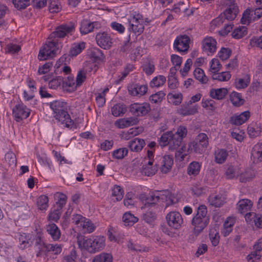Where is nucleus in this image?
Masks as SVG:
<instances>
[{"label": "nucleus", "instance_id": "16", "mask_svg": "<svg viewBox=\"0 0 262 262\" xmlns=\"http://www.w3.org/2000/svg\"><path fill=\"white\" fill-rule=\"evenodd\" d=\"M159 195L160 201L165 202L166 207L173 205L178 202L174 195L167 190L163 191L162 193H159Z\"/></svg>", "mask_w": 262, "mask_h": 262}, {"label": "nucleus", "instance_id": "29", "mask_svg": "<svg viewBox=\"0 0 262 262\" xmlns=\"http://www.w3.org/2000/svg\"><path fill=\"white\" fill-rule=\"evenodd\" d=\"M182 140L183 139H182L181 136L178 135V134H174L171 133L169 149L172 150L177 148L180 146Z\"/></svg>", "mask_w": 262, "mask_h": 262}, {"label": "nucleus", "instance_id": "49", "mask_svg": "<svg viewBox=\"0 0 262 262\" xmlns=\"http://www.w3.org/2000/svg\"><path fill=\"white\" fill-rule=\"evenodd\" d=\"M145 165H143L141 172L143 174L148 177L153 176L157 171V168L156 167H149L146 165V162Z\"/></svg>", "mask_w": 262, "mask_h": 262}, {"label": "nucleus", "instance_id": "35", "mask_svg": "<svg viewBox=\"0 0 262 262\" xmlns=\"http://www.w3.org/2000/svg\"><path fill=\"white\" fill-rule=\"evenodd\" d=\"M250 76L246 75L244 78H237L235 80L234 84L237 89H244L250 83Z\"/></svg>", "mask_w": 262, "mask_h": 262}, {"label": "nucleus", "instance_id": "10", "mask_svg": "<svg viewBox=\"0 0 262 262\" xmlns=\"http://www.w3.org/2000/svg\"><path fill=\"white\" fill-rule=\"evenodd\" d=\"M168 225L174 229H179L183 223L181 214L177 211H171L166 216Z\"/></svg>", "mask_w": 262, "mask_h": 262}, {"label": "nucleus", "instance_id": "28", "mask_svg": "<svg viewBox=\"0 0 262 262\" xmlns=\"http://www.w3.org/2000/svg\"><path fill=\"white\" fill-rule=\"evenodd\" d=\"M47 231L54 240H58L60 237V231L55 224H49Z\"/></svg>", "mask_w": 262, "mask_h": 262}, {"label": "nucleus", "instance_id": "54", "mask_svg": "<svg viewBox=\"0 0 262 262\" xmlns=\"http://www.w3.org/2000/svg\"><path fill=\"white\" fill-rule=\"evenodd\" d=\"M48 198L46 195H41L37 200V206L40 210L46 209L48 206Z\"/></svg>", "mask_w": 262, "mask_h": 262}, {"label": "nucleus", "instance_id": "42", "mask_svg": "<svg viewBox=\"0 0 262 262\" xmlns=\"http://www.w3.org/2000/svg\"><path fill=\"white\" fill-rule=\"evenodd\" d=\"M12 3L16 9L21 10L30 5V0H12Z\"/></svg>", "mask_w": 262, "mask_h": 262}, {"label": "nucleus", "instance_id": "58", "mask_svg": "<svg viewBox=\"0 0 262 262\" xmlns=\"http://www.w3.org/2000/svg\"><path fill=\"white\" fill-rule=\"evenodd\" d=\"M231 54V50L229 48H222L218 53V56L222 60L227 59Z\"/></svg>", "mask_w": 262, "mask_h": 262}, {"label": "nucleus", "instance_id": "37", "mask_svg": "<svg viewBox=\"0 0 262 262\" xmlns=\"http://www.w3.org/2000/svg\"><path fill=\"white\" fill-rule=\"evenodd\" d=\"M142 219L145 222L148 224H152L157 219L155 212L148 210L142 215Z\"/></svg>", "mask_w": 262, "mask_h": 262}, {"label": "nucleus", "instance_id": "48", "mask_svg": "<svg viewBox=\"0 0 262 262\" xmlns=\"http://www.w3.org/2000/svg\"><path fill=\"white\" fill-rule=\"evenodd\" d=\"M209 237L213 246L218 245L220 239V235L215 229H211L209 233Z\"/></svg>", "mask_w": 262, "mask_h": 262}, {"label": "nucleus", "instance_id": "27", "mask_svg": "<svg viewBox=\"0 0 262 262\" xmlns=\"http://www.w3.org/2000/svg\"><path fill=\"white\" fill-rule=\"evenodd\" d=\"M161 170L163 173H166L170 169L173 164V159L169 155L163 157Z\"/></svg>", "mask_w": 262, "mask_h": 262}, {"label": "nucleus", "instance_id": "57", "mask_svg": "<svg viewBox=\"0 0 262 262\" xmlns=\"http://www.w3.org/2000/svg\"><path fill=\"white\" fill-rule=\"evenodd\" d=\"M254 174L251 171H247L241 174L239 181L242 183H246L250 181L254 178Z\"/></svg>", "mask_w": 262, "mask_h": 262}, {"label": "nucleus", "instance_id": "7", "mask_svg": "<svg viewBox=\"0 0 262 262\" xmlns=\"http://www.w3.org/2000/svg\"><path fill=\"white\" fill-rule=\"evenodd\" d=\"M208 145L207 136L204 133L199 134L195 141L189 145L191 150H193L196 153H202Z\"/></svg>", "mask_w": 262, "mask_h": 262}, {"label": "nucleus", "instance_id": "44", "mask_svg": "<svg viewBox=\"0 0 262 262\" xmlns=\"http://www.w3.org/2000/svg\"><path fill=\"white\" fill-rule=\"evenodd\" d=\"M247 131L250 137L254 138L260 134L261 129L256 124H251L248 126Z\"/></svg>", "mask_w": 262, "mask_h": 262}, {"label": "nucleus", "instance_id": "53", "mask_svg": "<svg viewBox=\"0 0 262 262\" xmlns=\"http://www.w3.org/2000/svg\"><path fill=\"white\" fill-rule=\"evenodd\" d=\"M128 153V149L126 148H121L118 149H116L113 151V157L117 159H122L125 156L127 155Z\"/></svg>", "mask_w": 262, "mask_h": 262}, {"label": "nucleus", "instance_id": "61", "mask_svg": "<svg viewBox=\"0 0 262 262\" xmlns=\"http://www.w3.org/2000/svg\"><path fill=\"white\" fill-rule=\"evenodd\" d=\"M61 211H60L56 209L53 211L50 212L48 215V220L49 221L57 222L59 219Z\"/></svg>", "mask_w": 262, "mask_h": 262}, {"label": "nucleus", "instance_id": "33", "mask_svg": "<svg viewBox=\"0 0 262 262\" xmlns=\"http://www.w3.org/2000/svg\"><path fill=\"white\" fill-rule=\"evenodd\" d=\"M230 99L232 104L235 106H240L245 102L244 99L242 97L241 94L236 92H233L231 93Z\"/></svg>", "mask_w": 262, "mask_h": 262}, {"label": "nucleus", "instance_id": "40", "mask_svg": "<svg viewBox=\"0 0 262 262\" xmlns=\"http://www.w3.org/2000/svg\"><path fill=\"white\" fill-rule=\"evenodd\" d=\"M166 81V78L163 75L154 77L150 81L149 85L151 88H158L163 85Z\"/></svg>", "mask_w": 262, "mask_h": 262}, {"label": "nucleus", "instance_id": "13", "mask_svg": "<svg viewBox=\"0 0 262 262\" xmlns=\"http://www.w3.org/2000/svg\"><path fill=\"white\" fill-rule=\"evenodd\" d=\"M13 115L17 122L26 119L30 115L29 110L23 104H16L12 110Z\"/></svg>", "mask_w": 262, "mask_h": 262}, {"label": "nucleus", "instance_id": "31", "mask_svg": "<svg viewBox=\"0 0 262 262\" xmlns=\"http://www.w3.org/2000/svg\"><path fill=\"white\" fill-rule=\"evenodd\" d=\"M92 262H113V256L110 253L103 252L96 255Z\"/></svg>", "mask_w": 262, "mask_h": 262}, {"label": "nucleus", "instance_id": "11", "mask_svg": "<svg viewBox=\"0 0 262 262\" xmlns=\"http://www.w3.org/2000/svg\"><path fill=\"white\" fill-rule=\"evenodd\" d=\"M101 28V25L97 21L92 22L89 19H83L81 22L80 32L85 35L91 32L97 30Z\"/></svg>", "mask_w": 262, "mask_h": 262}, {"label": "nucleus", "instance_id": "18", "mask_svg": "<svg viewBox=\"0 0 262 262\" xmlns=\"http://www.w3.org/2000/svg\"><path fill=\"white\" fill-rule=\"evenodd\" d=\"M250 113L249 111H245L239 115L232 116L230 122L231 124L240 125L245 123L250 117Z\"/></svg>", "mask_w": 262, "mask_h": 262}, {"label": "nucleus", "instance_id": "55", "mask_svg": "<svg viewBox=\"0 0 262 262\" xmlns=\"http://www.w3.org/2000/svg\"><path fill=\"white\" fill-rule=\"evenodd\" d=\"M61 83H63V78L60 76H58L49 81V86L51 89H56Z\"/></svg>", "mask_w": 262, "mask_h": 262}, {"label": "nucleus", "instance_id": "26", "mask_svg": "<svg viewBox=\"0 0 262 262\" xmlns=\"http://www.w3.org/2000/svg\"><path fill=\"white\" fill-rule=\"evenodd\" d=\"M252 202L248 199H242L239 201L237 204L238 211L241 213H244L250 210L252 206Z\"/></svg>", "mask_w": 262, "mask_h": 262}, {"label": "nucleus", "instance_id": "23", "mask_svg": "<svg viewBox=\"0 0 262 262\" xmlns=\"http://www.w3.org/2000/svg\"><path fill=\"white\" fill-rule=\"evenodd\" d=\"M145 145L144 140L139 138H135L128 142V147L131 151L135 152L141 150Z\"/></svg>", "mask_w": 262, "mask_h": 262}, {"label": "nucleus", "instance_id": "43", "mask_svg": "<svg viewBox=\"0 0 262 262\" xmlns=\"http://www.w3.org/2000/svg\"><path fill=\"white\" fill-rule=\"evenodd\" d=\"M212 77L213 80H218L221 81H228L231 77V75L228 72H223L220 73H213Z\"/></svg>", "mask_w": 262, "mask_h": 262}, {"label": "nucleus", "instance_id": "17", "mask_svg": "<svg viewBox=\"0 0 262 262\" xmlns=\"http://www.w3.org/2000/svg\"><path fill=\"white\" fill-rule=\"evenodd\" d=\"M198 112L196 105H191L188 102L181 105V108L178 110V113L183 116L193 115Z\"/></svg>", "mask_w": 262, "mask_h": 262}, {"label": "nucleus", "instance_id": "3", "mask_svg": "<svg viewBox=\"0 0 262 262\" xmlns=\"http://www.w3.org/2000/svg\"><path fill=\"white\" fill-rule=\"evenodd\" d=\"M50 106L55 114L54 117L56 120L61 122V124H64L68 127L73 124V122L67 111L66 102L55 100L51 102Z\"/></svg>", "mask_w": 262, "mask_h": 262}, {"label": "nucleus", "instance_id": "1", "mask_svg": "<svg viewBox=\"0 0 262 262\" xmlns=\"http://www.w3.org/2000/svg\"><path fill=\"white\" fill-rule=\"evenodd\" d=\"M79 248H84L91 253H95L103 249L105 246L104 236H96L95 238H84L81 235L77 237Z\"/></svg>", "mask_w": 262, "mask_h": 262}, {"label": "nucleus", "instance_id": "6", "mask_svg": "<svg viewBox=\"0 0 262 262\" xmlns=\"http://www.w3.org/2000/svg\"><path fill=\"white\" fill-rule=\"evenodd\" d=\"M238 12L237 6H233L227 8L220 16L212 21V24L215 26H220L222 24L225 19L232 20L234 19Z\"/></svg>", "mask_w": 262, "mask_h": 262}, {"label": "nucleus", "instance_id": "56", "mask_svg": "<svg viewBox=\"0 0 262 262\" xmlns=\"http://www.w3.org/2000/svg\"><path fill=\"white\" fill-rule=\"evenodd\" d=\"M112 195L116 197L117 201H120L123 196V190L120 186L116 185L112 190Z\"/></svg>", "mask_w": 262, "mask_h": 262}, {"label": "nucleus", "instance_id": "20", "mask_svg": "<svg viewBox=\"0 0 262 262\" xmlns=\"http://www.w3.org/2000/svg\"><path fill=\"white\" fill-rule=\"evenodd\" d=\"M245 219L247 222L252 221L257 228H262V214L249 212L246 214Z\"/></svg>", "mask_w": 262, "mask_h": 262}, {"label": "nucleus", "instance_id": "63", "mask_svg": "<svg viewBox=\"0 0 262 262\" xmlns=\"http://www.w3.org/2000/svg\"><path fill=\"white\" fill-rule=\"evenodd\" d=\"M251 47H257L262 49V35L258 38L252 37L250 41Z\"/></svg>", "mask_w": 262, "mask_h": 262}, {"label": "nucleus", "instance_id": "52", "mask_svg": "<svg viewBox=\"0 0 262 262\" xmlns=\"http://www.w3.org/2000/svg\"><path fill=\"white\" fill-rule=\"evenodd\" d=\"M165 96V94L162 91H159L155 94L151 95L149 97V100L151 102L154 103H159L161 102Z\"/></svg>", "mask_w": 262, "mask_h": 262}, {"label": "nucleus", "instance_id": "25", "mask_svg": "<svg viewBox=\"0 0 262 262\" xmlns=\"http://www.w3.org/2000/svg\"><path fill=\"white\" fill-rule=\"evenodd\" d=\"M89 55L92 60L95 62L102 61L104 59V56L102 51L97 48H92L90 49Z\"/></svg>", "mask_w": 262, "mask_h": 262}, {"label": "nucleus", "instance_id": "15", "mask_svg": "<svg viewBox=\"0 0 262 262\" xmlns=\"http://www.w3.org/2000/svg\"><path fill=\"white\" fill-rule=\"evenodd\" d=\"M189 41L190 39L188 36H181L175 40L174 48L179 52H186L189 48Z\"/></svg>", "mask_w": 262, "mask_h": 262}, {"label": "nucleus", "instance_id": "60", "mask_svg": "<svg viewBox=\"0 0 262 262\" xmlns=\"http://www.w3.org/2000/svg\"><path fill=\"white\" fill-rule=\"evenodd\" d=\"M86 79V74L83 70H80L78 72V74L76 77V86L75 88H76L77 86H80L81 84L84 82V81Z\"/></svg>", "mask_w": 262, "mask_h": 262}, {"label": "nucleus", "instance_id": "2", "mask_svg": "<svg viewBox=\"0 0 262 262\" xmlns=\"http://www.w3.org/2000/svg\"><path fill=\"white\" fill-rule=\"evenodd\" d=\"M207 214L206 206L204 205H200L196 214L191 220V225L193 226V233L196 236L203 231L209 223V218Z\"/></svg>", "mask_w": 262, "mask_h": 262}, {"label": "nucleus", "instance_id": "36", "mask_svg": "<svg viewBox=\"0 0 262 262\" xmlns=\"http://www.w3.org/2000/svg\"><path fill=\"white\" fill-rule=\"evenodd\" d=\"M160 202L159 193L149 195L145 200V206L152 207Z\"/></svg>", "mask_w": 262, "mask_h": 262}, {"label": "nucleus", "instance_id": "34", "mask_svg": "<svg viewBox=\"0 0 262 262\" xmlns=\"http://www.w3.org/2000/svg\"><path fill=\"white\" fill-rule=\"evenodd\" d=\"M228 154L226 150L221 149L215 152V161L219 164L223 163L226 160Z\"/></svg>", "mask_w": 262, "mask_h": 262}, {"label": "nucleus", "instance_id": "62", "mask_svg": "<svg viewBox=\"0 0 262 262\" xmlns=\"http://www.w3.org/2000/svg\"><path fill=\"white\" fill-rule=\"evenodd\" d=\"M221 68V64H220L218 59L213 58L211 61L210 66V71L212 73H216L220 71Z\"/></svg>", "mask_w": 262, "mask_h": 262}, {"label": "nucleus", "instance_id": "50", "mask_svg": "<svg viewBox=\"0 0 262 262\" xmlns=\"http://www.w3.org/2000/svg\"><path fill=\"white\" fill-rule=\"evenodd\" d=\"M168 99L169 100H171L172 103L176 105H179L182 100V94L181 93L172 94L171 93H169L167 95Z\"/></svg>", "mask_w": 262, "mask_h": 262}, {"label": "nucleus", "instance_id": "59", "mask_svg": "<svg viewBox=\"0 0 262 262\" xmlns=\"http://www.w3.org/2000/svg\"><path fill=\"white\" fill-rule=\"evenodd\" d=\"M251 12V10L250 9H247L243 14V16L241 18V23L244 25H248L252 19L250 16V13Z\"/></svg>", "mask_w": 262, "mask_h": 262}, {"label": "nucleus", "instance_id": "14", "mask_svg": "<svg viewBox=\"0 0 262 262\" xmlns=\"http://www.w3.org/2000/svg\"><path fill=\"white\" fill-rule=\"evenodd\" d=\"M96 40L97 45L104 49H108L112 44V38L106 32H99L96 35Z\"/></svg>", "mask_w": 262, "mask_h": 262}, {"label": "nucleus", "instance_id": "32", "mask_svg": "<svg viewBox=\"0 0 262 262\" xmlns=\"http://www.w3.org/2000/svg\"><path fill=\"white\" fill-rule=\"evenodd\" d=\"M201 165L198 162L193 161L190 163L187 167V173L195 176L200 171Z\"/></svg>", "mask_w": 262, "mask_h": 262}, {"label": "nucleus", "instance_id": "47", "mask_svg": "<svg viewBox=\"0 0 262 262\" xmlns=\"http://www.w3.org/2000/svg\"><path fill=\"white\" fill-rule=\"evenodd\" d=\"M171 132L164 133L159 140V144L162 147H164L168 144L170 145Z\"/></svg>", "mask_w": 262, "mask_h": 262}, {"label": "nucleus", "instance_id": "24", "mask_svg": "<svg viewBox=\"0 0 262 262\" xmlns=\"http://www.w3.org/2000/svg\"><path fill=\"white\" fill-rule=\"evenodd\" d=\"M228 91L226 88L212 89L210 90V96L216 100H222L227 95Z\"/></svg>", "mask_w": 262, "mask_h": 262}, {"label": "nucleus", "instance_id": "46", "mask_svg": "<svg viewBox=\"0 0 262 262\" xmlns=\"http://www.w3.org/2000/svg\"><path fill=\"white\" fill-rule=\"evenodd\" d=\"M210 204L215 207H220L225 202V198L222 195H216L210 198Z\"/></svg>", "mask_w": 262, "mask_h": 262}, {"label": "nucleus", "instance_id": "38", "mask_svg": "<svg viewBox=\"0 0 262 262\" xmlns=\"http://www.w3.org/2000/svg\"><path fill=\"white\" fill-rule=\"evenodd\" d=\"M126 111V107L123 104H116L112 108V113L113 116L116 117L123 115Z\"/></svg>", "mask_w": 262, "mask_h": 262}, {"label": "nucleus", "instance_id": "51", "mask_svg": "<svg viewBox=\"0 0 262 262\" xmlns=\"http://www.w3.org/2000/svg\"><path fill=\"white\" fill-rule=\"evenodd\" d=\"M5 161L11 166H15L16 164V158L15 155L12 151L8 152L5 157Z\"/></svg>", "mask_w": 262, "mask_h": 262}, {"label": "nucleus", "instance_id": "12", "mask_svg": "<svg viewBox=\"0 0 262 262\" xmlns=\"http://www.w3.org/2000/svg\"><path fill=\"white\" fill-rule=\"evenodd\" d=\"M129 110L135 116H142L146 115L150 111V107L148 103H134L130 105Z\"/></svg>", "mask_w": 262, "mask_h": 262}, {"label": "nucleus", "instance_id": "21", "mask_svg": "<svg viewBox=\"0 0 262 262\" xmlns=\"http://www.w3.org/2000/svg\"><path fill=\"white\" fill-rule=\"evenodd\" d=\"M147 91V87L145 85L138 84L130 86L128 89L129 93L133 96H141L144 95Z\"/></svg>", "mask_w": 262, "mask_h": 262}, {"label": "nucleus", "instance_id": "45", "mask_svg": "<svg viewBox=\"0 0 262 262\" xmlns=\"http://www.w3.org/2000/svg\"><path fill=\"white\" fill-rule=\"evenodd\" d=\"M85 48V43L82 42L78 44L74 45L71 49L70 55L75 56L79 54Z\"/></svg>", "mask_w": 262, "mask_h": 262}, {"label": "nucleus", "instance_id": "4", "mask_svg": "<svg viewBox=\"0 0 262 262\" xmlns=\"http://www.w3.org/2000/svg\"><path fill=\"white\" fill-rule=\"evenodd\" d=\"M58 50V44L56 40L48 39L47 42L40 50L38 58L39 60H45L54 57Z\"/></svg>", "mask_w": 262, "mask_h": 262}, {"label": "nucleus", "instance_id": "19", "mask_svg": "<svg viewBox=\"0 0 262 262\" xmlns=\"http://www.w3.org/2000/svg\"><path fill=\"white\" fill-rule=\"evenodd\" d=\"M216 41L212 37H206L202 41L203 51L204 52L214 53L216 50Z\"/></svg>", "mask_w": 262, "mask_h": 262}, {"label": "nucleus", "instance_id": "39", "mask_svg": "<svg viewBox=\"0 0 262 262\" xmlns=\"http://www.w3.org/2000/svg\"><path fill=\"white\" fill-rule=\"evenodd\" d=\"M193 74L195 78L202 83H206L208 81L207 77L205 76L204 71L201 68H196L194 71Z\"/></svg>", "mask_w": 262, "mask_h": 262}, {"label": "nucleus", "instance_id": "30", "mask_svg": "<svg viewBox=\"0 0 262 262\" xmlns=\"http://www.w3.org/2000/svg\"><path fill=\"white\" fill-rule=\"evenodd\" d=\"M122 220L125 226H132L138 222V218L130 212H127L123 214Z\"/></svg>", "mask_w": 262, "mask_h": 262}, {"label": "nucleus", "instance_id": "41", "mask_svg": "<svg viewBox=\"0 0 262 262\" xmlns=\"http://www.w3.org/2000/svg\"><path fill=\"white\" fill-rule=\"evenodd\" d=\"M247 33V28L245 26H241L233 30L232 36L235 39H239L246 35Z\"/></svg>", "mask_w": 262, "mask_h": 262}, {"label": "nucleus", "instance_id": "64", "mask_svg": "<svg viewBox=\"0 0 262 262\" xmlns=\"http://www.w3.org/2000/svg\"><path fill=\"white\" fill-rule=\"evenodd\" d=\"M76 252L73 249L68 255L64 256L63 262H76Z\"/></svg>", "mask_w": 262, "mask_h": 262}, {"label": "nucleus", "instance_id": "5", "mask_svg": "<svg viewBox=\"0 0 262 262\" xmlns=\"http://www.w3.org/2000/svg\"><path fill=\"white\" fill-rule=\"evenodd\" d=\"M36 245L39 251L36 254L37 257L40 256L42 253L52 252L54 254H58L62 251L61 245L58 244H46L41 241L40 238H38L36 242Z\"/></svg>", "mask_w": 262, "mask_h": 262}, {"label": "nucleus", "instance_id": "8", "mask_svg": "<svg viewBox=\"0 0 262 262\" xmlns=\"http://www.w3.org/2000/svg\"><path fill=\"white\" fill-rule=\"evenodd\" d=\"M128 21L129 31H132L135 34L138 35L143 32L144 28L141 15L139 14L133 15L128 19Z\"/></svg>", "mask_w": 262, "mask_h": 262}, {"label": "nucleus", "instance_id": "9", "mask_svg": "<svg viewBox=\"0 0 262 262\" xmlns=\"http://www.w3.org/2000/svg\"><path fill=\"white\" fill-rule=\"evenodd\" d=\"M74 28V25L72 24L61 25L50 34L48 39H53L57 41V38L65 37L68 33L72 32Z\"/></svg>", "mask_w": 262, "mask_h": 262}, {"label": "nucleus", "instance_id": "22", "mask_svg": "<svg viewBox=\"0 0 262 262\" xmlns=\"http://www.w3.org/2000/svg\"><path fill=\"white\" fill-rule=\"evenodd\" d=\"M251 156L254 162L262 161V143H258L253 147Z\"/></svg>", "mask_w": 262, "mask_h": 262}]
</instances>
